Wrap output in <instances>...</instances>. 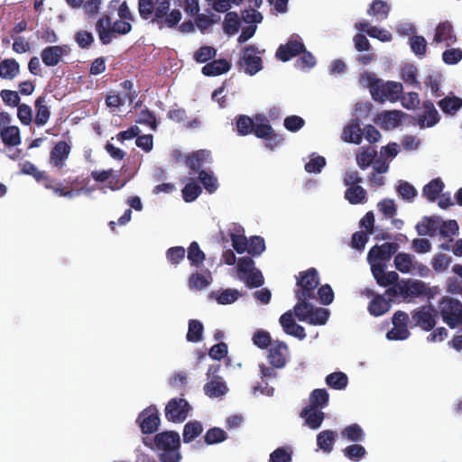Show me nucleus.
<instances>
[{
    "label": "nucleus",
    "mask_w": 462,
    "mask_h": 462,
    "mask_svg": "<svg viewBox=\"0 0 462 462\" xmlns=\"http://www.w3.org/2000/svg\"><path fill=\"white\" fill-rule=\"evenodd\" d=\"M171 0H138L141 19L158 26L159 29L175 28L182 18L179 9L170 10Z\"/></svg>",
    "instance_id": "obj_1"
},
{
    "label": "nucleus",
    "mask_w": 462,
    "mask_h": 462,
    "mask_svg": "<svg viewBox=\"0 0 462 462\" xmlns=\"http://www.w3.org/2000/svg\"><path fill=\"white\" fill-rule=\"evenodd\" d=\"M143 443L154 451L160 462H180V436L177 431L165 430L152 439L143 438Z\"/></svg>",
    "instance_id": "obj_2"
},
{
    "label": "nucleus",
    "mask_w": 462,
    "mask_h": 462,
    "mask_svg": "<svg viewBox=\"0 0 462 462\" xmlns=\"http://www.w3.org/2000/svg\"><path fill=\"white\" fill-rule=\"evenodd\" d=\"M360 82L369 88L373 99L379 103L390 101L394 103L401 98L403 92L402 83L395 81L384 82L377 79L374 73L364 72L361 74Z\"/></svg>",
    "instance_id": "obj_3"
},
{
    "label": "nucleus",
    "mask_w": 462,
    "mask_h": 462,
    "mask_svg": "<svg viewBox=\"0 0 462 462\" xmlns=\"http://www.w3.org/2000/svg\"><path fill=\"white\" fill-rule=\"evenodd\" d=\"M131 23L130 21L120 19L112 24L110 16L104 14L96 22L95 29L100 42L103 45H108L116 34L125 35L129 33L133 28Z\"/></svg>",
    "instance_id": "obj_4"
},
{
    "label": "nucleus",
    "mask_w": 462,
    "mask_h": 462,
    "mask_svg": "<svg viewBox=\"0 0 462 462\" xmlns=\"http://www.w3.org/2000/svg\"><path fill=\"white\" fill-rule=\"evenodd\" d=\"M295 291L297 300H311L315 298V291L319 284V273L315 268H310L307 271L300 272L296 276Z\"/></svg>",
    "instance_id": "obj_5"
},
{
    "label": "nucleus",
    "mask_w": 462,
    "mask_h": 462,
    "mask_svg": "<svg viewBox=\"0 0 462 462\" xmlns=\"http://www.w3.org/2000/svg\"><path fill=\"white\" fill-rule=\"evenodd\" d=\"M439 308L443 321L450 328L462 324V303L458 300L445 296L439 301Z\"/></svg>",
    "instance_id": "obj_6"
},
{
    "label": "nucleus",
    "mask_w": 462,
    "mask_h": 462,
    "mask_svg": "<svg viewBox=\"0 0 462 462\" xmlns=\"http://www.w3.org/2000/svg\"><path fill=\"white\" fill-rule=\"evenodd\" d=\"M438 311L430 305H424L413 310L411 313V328L420 327L425 331H430L436 325Z\"/></svg>",
    "instance_id": "obj_7"
},
{
    "label": "nucleus",
    "mask_w": 462,
    "mask_h": 462,
    "mask_svg": "<svg viewBox=\"0 0 462 462\" xmlns=\"http://www.w3.org/2000/svg\"><path fill=\"white\" fill-rule=\"evenodd\" d=\"M258 48L254 45H247L242 50L238 65L244 69L245 72L250 76L255 75L263 69V60Z\"/></svg>",
    "instance_id": "obj_8"
},
{
    "label": "nucleus",
    "mask_w": 462,
    "mask_h": 462,
    "mask_svg": "<svg viewBox=\"0 0 462 462\" xmlns=\"http://www.w3.org/2000/svg\"><path fill=\"white\" fill-rule=\"evenodd\" d=\"M191 406L184 398H172L165 406V418L173 423H181L189 416Z\"/></svg>",
    "instance_id": "obj_9"
},
{
    "label": "nucleus",
    "mask_w": 462,
    "mask_h": 462,
    "mask_svg": "<svg viewBox=\"0 0 462 462\" xmlns=\"http://www.w3.org/2000/svg\"><path fill=\"white\" fill-rule=\"evenodd\" d=\"M136 423L139 425L143 434L156 432L161 424V418L157 408L154 405L145 408L139 413Z\"/></svg>",
    "instance_id": "obj_10"
},
{
    "label": "nucleus",
    "mask_w": 462,
    "mask_h": 462,
    "mask_svg": "<svg viewBox=\"0 0 462 462\" xmlns=\"http://www.w3.org/2000/svg\"><path fill=\"white\" fill-rule=\"evenodd\" d=\"M397 243H384L381 245L373 246L367 254V261L370 263H385L398 251Z\"/></svg>",
    "instance_id": "obj_11"
},
{
    "label": "nucleus",
    "mask_w": 462,
    "mask_h": 462,
    "mask_svg": "<svg viewBox=\"0 0 462 462\" xmlns=\"http://www.w3.org/2000/svg\"><path fill=\"white\" fill-rule=\"evenodd\" d=\"M69 49L67 45H52L45 47L41 52L43 64L47 67H55L68 55Z\"/></svg>",
    "instance_id": "obj_12"
},
{
    "label": "nucleus",
    "mask_w": 462,
    "mask_h": 462,
    "mask_svg": "<svg viewBox=\"0 0 462 462\" xmlns=\"http://www.w3.org/2000/svg\"><path fill=\"white\" fill-rule=\"evenodd\" d=\"M70 145H69L65 141L58 142L50 152V164L58 170H61L65 166L66 161L70 153Z\"/></svg>",
    "instance_id": "obj_13"
},
{
    "label": "nucleus",
    "mask_w": 462,
    "mask_h": 462,
    "mask_svg": "<svg viewBox=\"0 0 462 462\" xmlns=\"http://www.w3.org/2000/svg\"><path fill=\"white\" fill-rule=\"evenodd\" d=\"M304 51V44L298 39L291 37L287 43L279 46L276 57L282 61H288Z\"/></svg>",
    "instance_id": "obj_14"
},
{
    "label": "nucleus",
    "mask_w": 462,
    "mask_h": 462,
    "mask_svg": "<svg viewBox=\"0 0 462 462\" xmlns=\"http://www.w3.org/2000/svg\"><path fill=\"white\" fill-rule=\"evenodd\" d=\"M386 263H372L371 272L378 285L387 287L395 284L399 279L396 272H385Z\"/></svg>",
    "instance_id": "obj_15"
},
{
    "label": "nucleus",
    "mask_w": 462,
    "mask_h": 462,
    "mask_svg": "<svg viewBox=\"0 0 462 462\" xmlns=\"http://www.w3.org/2000/svg\"><path fill=\"white\" fill-rule=\"evenodd\" d=\"M279 322L287 335L295 337L299 339H304L306 337L307 335L304 328L295 322L291 310H288L283 313L280 317Z\"/></svg>",
    "instance_id": "obj_16"
},
{
    "label": "nucleus",
    "mask_w": 462,
    "mask_h": 462,
    "mask_svg": "<svg viewBox=\"0 0 462 462\" xmlns=\"http://www.w3.org/2000/svg\"><path fill=\"white\" fill-rule=\"evenodd\" d=\"M288 346L284 342L275 341L269 349V363L275 368H282L286 364V353Z\"/></svg>",
    "instance_id": "obj_17"
},
{
    "label": "nucleus",
    "mask_w": 462,
    "mask_h": 462,
    "mask_svg": "<svg viewBox=\"0 0 462 462\" xmlns=\"http://www.w3.org/2000/svg\"><path fill=\"white\" fill-rule=\"evenodd\" d=\"M439 120V114L435 108L434 104L430 100L424 101L423 114L418 116V124L420 127H432L437 125Z\"/></svg>",
    "instance_id": "obj_18"
},
{
    "label": "nucleus",
    "mask_w": 462,
    "mask_h": 462,
    "mask_svg": "<svg viewBox=\"0 0 462 462\" xmlns=\"http://www.w3.org/2000/svg\"><path fill=\"white\" fill-rule=\"evenodd\" d=\"M441 218L439 217H423L416 225V231L420 236H434L439 231Z\"/></svg>",
    "instance_id": "obj_19"
},
{
    "label": "nucleus",
    "mask_w": 462,
    "mask_h": 462,
    "mask_svg": "<svg viewBox=\"0 0 462 462\" xmlns=\"http://www.w3.org/2000/svg\"><path fill=\"white\" fill-rule=\"evenodd\" d=\"M405 114L401 110L383 111L377 116L378 121L383 129H393L398 127Z\"/></svg>",
    "instance_id": "obj_20"
},
{
    "label": "nucleus",
    "mask_w": 462,
    "mask_h": 462,
    "mask_svg": "<svg viewBox=\"0 0 462 462\" xmlns=\"http://www.w3.org/2000/svg\"><path fill=\"white\" fill-rule=\"evenodd\" d=\"M433 41L436 43L445 42L447 46H450L457 41L456 35L453 33V27L448 21L439 23L435 30Z\"/></svg>",
    "instance_id": "obj_21"
},
{
    "label": "nucleus",
    "mask_w": 462,
    "mask_h": 462,
    "mask_svg": "<svg viewBox=\"0 0 462 462\" xmlns=\"http://www.w3.org/2000/svg\"><path fill=\"white\" fill-rule=\"evenodd\" d=\"M300 415L305 420V424L312 430H318L325 419V413L323 411L309 406L303 408Z\"/></svg>",
    "instance_id": "obj_22"
},
{
    "label": "nucleus",
    "mask_w": 462,
    "mask_h": 462,
    "mask_svg": "<svg viewBox=\"0 0 462 462\" xmlns=\"http://www.w3.org/2000/svg\"><path fill=\"white\" fill-rule=\"evenodd\" d=\"M35 117L34 124L37 126H42L47 124L51 117V110L48 106L46 96H40L34 102Z\"/></svg>",
    "instance_id": "obj_23"
},
{
    "label": "nucleus",
    "mask_w": 462,
    "mask_h": 462,
    "mask_svg": "<svg viewBox=\"0 0 462 462\" xmlns=\"http://www.w3.org/2000/svg\"><path fill=\"white\" fill-rule=\"evenodd\" d=\"M356 28L360 32H366L370 37L376 38L383 42H391L393 39L391 32L384 29H381L376 26H372L367 22L356 23Z\"/></svg>",
    "instance_id": "obj_24"
},
{
    "label": "nucleus",
    "mask_w": 462,
    "mask_h": 462,
    "mask_svg": "<svg viewBox=\"0 0 462 462\" xmlns=\"http://www.w3.org/2000/svg\"><path fill=\"white\" fill-rule=\"evenodd\" d=\"M363 139V131L360 126V121L354 119L343 130V140L346 143L359 144Z\"/></svg>",
    "instance_id": "obj_25"
},
{
    "label": "nucleus",
    "mask_w": 462,
    "mask_h": 462,
    "mask_svg": "<svg viewBox=\"0 0 462 462\" xmlns=\"http://www.w3.org/2000/svg\"><path fill=\"white\" fill-rule=\"evenodd\" d=\"M230 63L225 59L213 60L208 62L201 69L202 73L208 77H215L229 71Z\"/></svg>",
    "instance_id": "obj_26"
},
{
    "label": "nucleus",
    "mask_w": 462,
    "mask_h": 462,
    "mask_svg": "<svg viewBox=\"0 0 462 462\" xmlns=\"http://www.w3.org/2000/svg\"><path fill=\"white\" fill-rule=\"evenodd\" d=\"M210 157V152L207 150H199L193 152L186 156V165L192 171V172H199L200 167Z\"/></svg>",
    "instance_id": "obj_27"
},
{
    "label": "nucleus",
    "mask_w": 462,
    "mask_h": 462,
    "mask_svg": "<svg viewBox=\"0 0 462 462\" xmlns=\"http://www.w3.org/2000/svg\"><path fill=\"white\" fill-rule=\"evenodd\" d=\"M337 433L332 430H325L317 435V446L325 453H330L333 450L337 440Z\"/></svg>",
    "instance_id": "obj_28"
},
{
    "label": "nucleus",
    "mask_w": 462,
    "mask_h": 462,
    "mask_svg": "<svg viewBox=\"0 0 462 462\" xmlns=\"http://www.w3.org/2000/svg\"><path fill=\"white\" fill-rule=\"evenodd\" d=\"M203 389L205 394L210 398L223 396L226 393L228 390L222 377H217V379L210 380L209 382L205 383Z\"/></svg>",
    "instance_id": "obj_29"
},
{
    "label": "nucleus",
    "mask_w": 462,
    "mask_h": 462,
    "mask_svg": "<svg viewBox=\"0 0 462 462\" xmlns=\"http://www.w3.org/2000/svg\"><path fill=\"white\" fill-rule=\"evenodd\" d=\"M444 189V183L440 178L431 180L422 189V196L430 202H434Z\"/></svg>",
    "instance_id": "obj_30"
},
{
    "label": "nucleus",
    "mask_w": 462,
    "mask_h": 462,
    "mask_svg": "<svg viewBox=\"0 0 462 462\" xmlns=\"http://www.w3.org/2000/svg\"><path fill=\"white\" fill-rule=\"evenodd\" d=\"M390 308V301L386 300L383 295L376 294L369 302L368 311L372 316L379 317L385 314Z\"/></svg>",
    "instance_id": "obj_31"
},
{
    "label": "nucleus",
    "mask_w": 462,
    "mask_h": 462,
    "mask_svg": "<svg viewBox=\"0 0 462 462\" xmlns=\"http://www.w3.org/2000/svg\"><path fill=\"white\" fill-rule=\"evenodd\" d=\"M20 72V65L14 59H5L0 62V78L13 79Z\"/></svg>",
    "instance_id": "obj_32"
},
{
    "label": "nucleus",
    "mask_w": 462,
    "mask_h": 462,
    "mask_svg": "<svg viewBox=\"0 0 462 462\" xmlns=\"http://www.w3.org/2000/svg\"><path fill=\"white\" fill-rule=\"evenodd\" d=\"M310 405L309 407L321 410L328 406L329 402V394L328 391L324 388L322 389H314L310 393Z\"/></svg>",
    "instance_id": "obj_33"
},
{
    "label": "nucleus",
    "mask_w": 462,
    "mask_h": 462,
    "mask_svg": "<svg viewBox=\"0 0 462 462\" xmlns=\"http://www.w3.org/2000/svg\"><path fill=\"white\" fill-rule=\"evenodd\" d=\"M438 106L444 114L454 115L462 107V98L456 96H448L440 99Z\"/></svg>",
    "instance_id": "obj_34"
},
{
    "label": "nucleus",
    "mask_w": 462,
    "mask_h": 462,
    "mask_svg": "<svg viewBox=\"0 0 462 462\" xmlns=\"http://www.w3.org/2000/svg\"><path fill=\"white\" fill-rule=\"evenodd\" d=\"M203 431V426L199 420H190L184 425L182 438L184 443H190Z\"/></svg>",
    "instance_id": "obj_35"
},
{
    "label": "nucleus",
    "mask_w": 462,
    "mask_h": 462,
    "mask_svg": "<svg viewBox=\"0 0 462 462\" xmlns=\"http://www.w3.org/2000/svg\"><path fill=\"white\" fill-rule=\"evenodd\" d=\"M366 195V190L360 185L348 187L345 191V199L352 205L365 203Z\"/></svg>",
    "instance_id": "obj_36"
},
{
    "label": "nucleus",
    "mask_w": 462,
    "mask_h": 462,
    "mask_svg": "<svg viewBox=\"0 0 462 462\" xmlns=\"http://www.w3.org/2000/svg\"><path fill=\"white\" fill-rule=\"evenodd\" d=\"M3 143L8 146H16L21 143L20 130L17 126H5L0 131Z\"/></svg>",
    "instance_id": "obj_37"
},
{
    "label": "nucleus",
    "mask_w": 462,
    "mask_h": 462,
    "mask_svg": "<svg viewBox=\"0 0 462 462\" xmlns=\"http://www.w3.org/2000/svg\"><path fill=\"white\" fill-rule=\"evenodd\" d=\"M241 25L240 18L236 12H227L223 23V30L228 35H235L238 32Z\"/></svg>",
    "instance_id": "obj_38"
},
{
    "label": "nucleus",
    "mask_w": 462,
    "mask_h": 462,
    "mask_svg": "<svg viewBox=\"0 0 462 462\" xmlns=\"http://www.w3.org/2000/svg\"><path fill=\"white\" fill-rule=\"evenodd\" d=\"M204 327L198 319H189L186 338L189 342L197 343L203 338Z\"/></svg>",
    "instance_id": "obj_39"
},
{
    "label": "nucleus",
    "mask_w": 462,
    "mask_h": 462,
    "mask_svg": "<svg viewBox=\"0 0 462 462\" xmlns=\"http://www.w3.org/2000/svg\"><path fill=\"white\" fill-rule=\"evenodd\" d=\"M326 383L332 389L344 390L347 386L348 378L343 372H334L327 375Z\"/></svg>",
    "instance_id": "obj_40"
},
{
    "label": "nucleus",
    "mask_w": 462,
    "mask_h": 462,
    "mask_svg": "<svg viewBox=\"0 0 462 462\" xmlns=\"http://www.w3.org/2000/svg\"><path fill=\"white\" fill-rule=\"evenodd\" d=\"M376 151L371 147H363L362 151L356 154V163L361 170H365L374 162L376 157Z\"/></svg>",
    "instance_id": "obj_41"
},
{
    "label": "nucleus",
    "mask_w": 462,
    "mask_h": 462,
    "mask_svg": "<svg viewBox=\"0 0 462 462\" xmlns=\"http://www.w3.org/2000/svg\"><path fill=\"white\" fill-rule=\"evenodd\" d=\"M341 436L352 442H361L365 435L360 425L353 423L341 431Z\"/></svg>",
    "instance_id": "obj_42"
},
{
    "label": "nucleus",
    "mask_w": 462,
    "mask_h": 462,
    "mask_svg": "<svg viewBox=\"0 0 462 462\" xmlns=\"http://www.w3.org/2000/svg\"><path fill=\"white\" fill-rule=\"evenodd\" d=\"M236 126L238 135L245 136L253 133L254 120L245 115H239L236 118Z\"/></svg>",
    "instance_id": "obj_43"
},
{
    "label": "nucleus",
    "mask_w": 462,
    "mask_h": 462,
    "mask_svg": "<svg viewBox=\"0 0 462 462\" xmlns=\"http://www.w3.org/2000/svg\"><path fill=\"white\" fill-rule=\"evenodd\" d=\"M187 257L191 265L199 266L204 262L206 255L200 249L199 244L194 241L189 245L188 248Z\"/></svg>",
    "instance_id": "obj_44"
},
{
    "label": "nucleus",
    "mask_w": 462,
    "mask_h": 462,
    "mask_svg": "<svg viewBox=\"0 0 462 462\" xmlns=\"http://www.w3.org/2000/svg\"><path fill=\"white\" fill-rule=\"evenodd\" d=\"M394 265L399 272L408 273L413 266L412 256L406 253H399L394 257Z\"/></svg>",
    "instance_id": "obj_45"
},
{
    "label": "nucleus",
    "mask_w": 462,
    "mask_h": 462,
    "mask_svg": "<svg viewBox=\"0 0 462 462\" xmlns=\"http://www.w3.org/2000/svg\"><path fill=\"white\" fill-rule=\"evenodd\" d=\"M199 180L208 193H214L218 188L217 179L213 172L201 170L199 172Z\"/></svg>",
    "instance_id": "obj_46"
},
{
    "label": "nucleus",
    "mask_w": 462,
    "mask_h": 462,
    "mask_svg": "<svg viewBox=\"0 0 462 462\" xmlns=\"http://www.w3.org/2000/svg\"><path fill=\"white\" fill-rule=\"evenodd\" d=\"M410 47L412 52L419 58L425 56L427 51L426 39L421 35H413L409 39Z\"/></svg>",
    "instance_id": "obj_47"
},
{
    "label": "nucleus",
    "mask_w": 462,
    "mask_h": 462,
    "mask_svg": "<svg viewBox=\"0 0 462 462\" xmlns=\"http://www.w3.org/2000/svg\"><path fill=\"white\" fill-rule=\"evenodd\" d=\"M329 316V311L323 308H314L312 306L310 317L308 318V323L311 325H324Z\"/></svg>",
    "instance_id": "obj_48"
},
{
    "label": "nucleus",
    "mask_w": 462,
    "mask_h": 462,
    "mask_svg": "<svg viewBox=\"0 0 462 462\" xmlns=\"http://www.w3.org/2000/svg\"><path fill=\"white\" fill-rule=\"evenodd\" d=\"M240 279L243 280L249 288H258L264 282L261 271L257 269L251 271V273H247L245 275H240Z\"/></svg>",
    "instance_id": "obj_49"
},
{
    "label": "nucleus",
    "mask_w": 462,
    "mask_h": 462,
    "mask_svg": "<svg viewBox=\"0 0 462 462\" xmlns=\"http://www.w3.org/2000/svg\"><path fill=\"white\" fill-rule=\"evenodd\" d=\"M308 300H298V302L293 308L295 316L300 321L306 322L310 317L312 304L308 302Z\"/></svg>",
    "instance_id": "obj_50"
},
{
    "label": "nucleus",
    "mask_w": 462,
    "mask_h": 462,
    "mask_svg": "<svg viewBox=\"0 0 462 462\" xmlns=\"http://www.w3.org/2000/svg\"><path fill=\"white\" fill-rule=\"evenodd\" d=\"M217 56V50L211 46H201L199 48L193 58L198 63H206Z\"/></svg>",
    "instance_id": "obj_51"
},
{
    "label": "nucleus",
    "mask_w": 462,
    "mask_h": 462,
    "mask_svg": "<svg viewBox=\"0 0 462 462\" xmlns=\"http://www.w3.org/2000/svg\"><path fill=\"white\" fill-rule=\"evenodd\" d=\"M226 438H227V436H226V431L224 430H222L220 428H217V427L209 429L204 436L205 442L208 445L220 443V442L226 440Z\"/></svg>",
    "instance_id": "obj_52"
},
{
    "label": "nucleus",
    "mask_w": 462,
    "mask_h": 462,
    "mask_svg": "<svg viewBox=\"0 0 462 462\" xmlns=\"http://www.w3.org/2000/svg\"><path fill=\"white\" fill-rule=\"evenodd\" d=\"M202 192L201 187L195 181L187 183L182 189V198L186 202L194 201Z\"/></svg>",
    "instance_id": "obj_53"
},
{
    "label": "nucleus",
    "mask_w": 462,
    "mask_h": 462,
    "mask_svg": "<svg viewBox=\"0 0 462 462\" xmlns=\"http://www.w3.org/2000/svg\"><path fill=\"white\" fill-rule=\"evenodd\" d=\"M389 12L390 7L383 0L373 1L369 10L367 11L368 14L380 16V19H385L388 16Z\"/></svg>",
    "instance_id": "obj_54"
},
{
    "label": "nucleus",
    "mask_w": 462,
    "mask_h": 462,
    "mask_svg": "<svg viewBox=\"0 0 462 462\" xmlns=\"http://www.w3.org/2000/svg\"><path fill=\"white\" fill-rule=\"evenodd\" d=\"M137 124L150 126L153 131L157 130L158 122L155 114L149 108L143 109L136 120Z\"/></svg>",
    "instance_id": "obj_55"
},
{
    "label": "nucleus",
    "mask_w": 462,
    "mask_h": 462,
    "mask_svg": "<svg viewBox=\"0 0 462 462\" xmlns=\"http://www.w3.org/2000/svg\"><path fill=\"white\" fill-rule=\"evenodd\" d=\"M252 340L261 349H266L273 345L270 333L263 329L256 330Z\"/></svg>",
    "instance_id": "obj_56"
},
{
    "label": "nucleus",
    "mask_w": 462,
    "mask_h": 462,
    "mask_svg": "<svg viewBox=\"0 0 462 462\" xmlns=\"http://www.w3.org/2000/svg\"><path fill=\"white\" fill-rule=\"evenodd\" d=\"M343 453L345 457H346L350 460L359 461L365 456L366 450L363 446L359 444H353L343 449Z\"/></svg>",
    "instance_id": "obj_57"
},
{
    "label": "nucleus",
    "mask_w": 462,
    "mask_h": 462,
    "mask_svg": "<svg viewBox=\"0 0 462 462\" xmlns=\"http://www.w3.org/2000/svg\"><path fill=\"white\" fill-rule=\"evenodd\" d=\"M44 187L48 189H51L57 196L72 199L77 195H79L81 189L74 190L72 187H60L53 186L52 183H44Z\"/></svg>",
    "instance_id": "obj_58"
},
{
    "label": "nucleus",
    "mask_w": 462,
    "mask_h": 462,
    "mask_svg": "<svg viewBox=\"0 0 462 462\" xmlns=\"http://www.w3.org/2000/svg\"><path fill=\"white\" fill-rule=\"evenodd\" d=\"M397 192L404 200L409 201H411L417 196L416 189L405 180H400Z\"/></svg>",
    "instance_id": "obj_59"
},
{
    "label": "nucleus",
    "mask_w": 462,
    "mask_h": 462,
    "mask_svg": "<svg viewBox=\"0 0 462 462\" xmlns=\"http://www.w3.org/2000/svg\"><path fill=\"white\" fill-rule=\"evenodd\" d=\"M265 250L264 239L261 236H252L248 240V254L253 256H259Z\"/></svg>",
    "instance_id": "obj_60"
},
{
    "label": "nucleus",
    "mask_w": 462,
    "mask_h": 462,
    "mask_svg": "<svg viewBox=\"0 0 462 462\" xmlns=\"http://www.w3.org/2000/svg\"><path fill=\"white\" fill-rule=\"evenodd\" d=\"M74 40L81 49H89L94 42V36L88 31L80 30L75 33Z\"/></svg>",
    "instance_id": "obj_61"
},
{
    "label": "nucleus",
    "mask_w": 462,
    "mask_h": 462,
    "mask_svg": "<svg viewBox=\"0 0 462 462\" xmlns=\"http://www.w3.org/2000/svg\"><path fill=\"white\" fill-rule=\"evenodd\" d=\"M186 250L182 246H173L167 250L166 258L174 265L179 264L185 257Z\"/></svg>",
    "instance_id": "obj_62"
},
{
    "label": "nucleus",
    "mask_w": 462,
    "mask_h": 462,
    "mask_svg": "<svg viewBox=\"0 0 462 462\" xmlns=\"http://www.w3.org/2000/svg\"><path fill=\"white\" fill-rule=\"evenodd\" d=\"M417 69L413 65H405L402 70V78L405 83L419 87L420 82L417 80Z\"/></svg>",
    "instance_id": "obj_63"
},
{
    "label": "nucleus",
    "mask_w": 462,
    "mask_h": 462,
    "mask_svg": "<svg viewBox=\"0 0 462 462\" xmlns=\"http://www.w3.org/2000/svg\"><path fill=\"white\" fill-rule=\"evenodd\" d=\"M269 462H291V452L285 448H278L270 454Z\"/></svg>",
    "instance_id": "obj_64"
}]
</instances>
